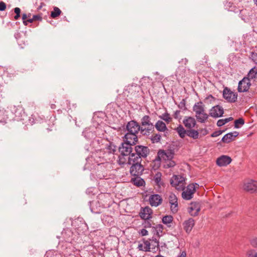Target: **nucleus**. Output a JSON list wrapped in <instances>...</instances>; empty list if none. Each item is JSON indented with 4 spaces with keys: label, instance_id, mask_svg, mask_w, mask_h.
<instances>
[{
    "label": "nucleus",
    "instance_id": "f257e3e1",
    "mask_svg": "<svg viewBox=\"0 0 257 257\" xmlns=\"http://www.w3.org/2000/svg\"><path fill=\"white\" fill-rule=\"evenodd\" d=\"M131 144L122 143L119 147L120 155L118 156L117 163L120 165L126 164L128 162L129 157L132 153V146Z\"/></svg>",
    "mask_w": 257,
    "mask_h": 257
},
{
    "label": "nucleus",
    "instance_id": "f03ea898",
    "mask_svg": "<svg viewBox=\"0 0 257 257\" xmlns=\"http://www.w3.org/2000/svg\"><path fill=\"white\" fill-rule=\"evenodd\" d=\"M135 153H133L129 157L131 160L142 161V158H146L150 153L148 147L143 145H137L135 147Z\"/></svg>",
    "mask_w": 257,
    "mask_h": 257
},
{
    "label": "nucleus",
    "instance_id": "7ed1b4c3",
    "mask_svg": "<svg viewBox=\"0 0 257 257\" xmlns=\"http://www.w3.org/2000/svg\"><path fill=\"white\" fill-rule=\"evenodd\" d=\"M204 107L202 102L199 101L196 103L193 107L197 119L201 123L204 122L208 118V115L205 112Z\"/></svg>",
    "mask_w": 257,
    "mask_h": 257
},
{
    "label": "nucleus",
    "instance_id": "20e7f679",
    "mask_svg": "<svg viewBox=\"0 0 257 257\" xmlns=\"http://www.w3.org/2000/svg\"><path fill=\"white\" fill-rule=\"evenodd\" d=\"M151 120L150 116L148 115H146L142 118L141 121V133L142 135L148 136L154 131V125Z\"/></svg>",
    "mask_w": 257,
    "mask_h": 257
},
{
    "label": "nucleus",
    "instance_id": "39448f33",
    "mask_svg": "<svg viewBox=\"0 0 257 257\" xmlns=\"http://www.w3.org/2000/svg\"><path fill=\"white\" fill-rule=\"evenodd\" d=\"M142 161H135V160H131V159H129L128 162L126 163V164L132 165L130 168V173L132 175L134 176H138L141 175L143 171L144 167L143 165H141Z\"/></svg>",
    "mask_w": 257,
    "mask_h": 257
},
{
    "label": "nucleus",
    "instance_id": "423d86ee",
    "mask_svg": "<svg viewBox=\"0 0 257 257\" xmlns=\"http://www.w3.org/2000/svg\"><path fill=\"white\" fill-rule=\"evenodd\" d=\"M116 151V147L112 143H109L107 145L104 151L103 159L105 161H112L114 158V155Z\"/></svg>",
    "mask_w": 257,
    "mask_h": 257
},
{
    "label": "nucleus",
    "instance_id": "0eeeda50",
    "mask_svg": "<svg viewBox=\"0 0 257 257\" xmlns=\"http://www.w3.org/2000/svg\"><path fill=\"white\" fill-rule=\"evenodd\" d=\"M196 185L198 186L197 184H191L188 185L185 189H182L183 191L182 193V197L184 199L189 200L193 198L196 189Z\"/></svg>",
    "mask_w": 257,
    "mask_h": 257
},
{
    "label": "nucleus",
    "instance_id": "6e6552de",
    "mask_svg": "<svg viewBox=\"0 0 257 257\" xmlns=\"http://www.w3.org/2000/svg\"><path fill=\"white\" fill-rule=\"evenodd\" d=\"M238 95L236 92H234L231 90L225 87L223 90V97L228 102H234L236 101Z\"/></svg>",
    "mask_w": 257,
    "mask_h": 257
},
{
    "label": "nucleus",
    "instance_id": "1a4fd4ad",
    "mask_svg": "<svg viewBox=\"0 0 257 257\" xmlns=\"http://www.w3.org/2000/svg\"><path fill=\"white\" fill-rule=\"evenodd\" d=\"M184 178L180 175H174L170 180L171 185L177 190L184 189Z\"/></svg>",
    "mask_w": 257,
    "mask_h": 257
},
{
    "label": "nucleus",
    "instance_id": "9d476101",
    "mask_svg": "<svg viewBox=\"0 0 257 257\" xmlns=\"http://www.w3.org/2000/svg\"><path fill=\"white\" fill-rule=\"evenodd\" d=\"M174 154V150H160L158 153V158L160 160L172 159Z\"/></svg>",
    "mask_w": 257,
    "mask_h": 257
},
{
    "label": "nucleus",
    "instance_id": "9b49d317",
    "mask_svg": "<svg viewBox=\"0 0 257 257\" xmlns=\"http://www.w3.org/2000/svg\"><path fill=\"white\" fill-rule=\"evenodd\" d=\"M251 83L248 78L244 77L238 84L237 90L239 92H244L248 90Z\"/></svg>",
    "mask_w": 257,
    "mask_h": 257
},
{
    "label": "nucleus",
    "instance_id": "f8f14e48",
    "mask_svg": "<svg viewBox=\"0 0 257 257\" xmlns=\"http://www.w3.org/2000/svg\"><path fill=\"white\" fill-rule=\"evenodd\" d=\"M141 125L136 121L132 120L128 122L126 125L127 133L137 134L141 132Z\"/></svg>",
    "mask_w": 257,
    "mask_h": 257
},
{
    "label": "nucleus",
    "instance_id": "ddd939ff",
    "mask_svg": "<svg viewBox=\"0 0 257 257\" xmlns=\"http://www.w3.org/2000/svg\"><path fill=\"white\" fill-rule=\"evenodd\" d=\"M168 199L172 212L173 213H176L179 208L177 197L174 194L171 193L169 195Z\"/></svg>",
    "mask_w": 257,
    "mask_h": 257
},
{
    "label": "nucleus",
    "instance_id": "4468645a",
    "mask_svg": "<svg viewBox=\"0 0 257 257\" xmlns=\"http://www.w3.org/2000/svg\"><path fill=\"white\" fill-rule=\"evenodd\" d=\"M200 210V204L199 202H191L188 208V212L191 216H196L198 215Z\"/></svg>",
    "mask_w": 257,
    "mask_h": 257
},
{
    "label": "nucleus",
    "instance_id": "2eb2a0df",
    "mask_svg": "<svg viewBox=\"0 0 257 257\" xmlns=\"http://www.w3.org/2000/svg\"><path fill=\"white\" fill-rule=\"evenodd\" d=\"M243 189L251 193L257 192V181L250 180L244 183Z\"/></svg>",
    "mask_w": 257,
    "mask_h": 257
},
{
    "label": "nucleus",
    "instance_id": "dca6fc26",
    "mask_svg": "<svg viewBox=\"0 0 257 257\" xmlns=\"http://www.w3.org/2000/svg\"><path fill=\"white\" fill-rule=\"evenodd\" d=\"M224 113L223 108L218 105L212 107L210 110L209 114L213 117H221Z\"/></svg>",
    "mask_w": 257,
    "mask_h": 257
},
{
    "label": "nucleus",
    "instance_id": "f3484780",
    "mask_svg": "<svg viewBox=\"0 0 257 257\" xmlns=\"http://www.w3.org/2000/svg\"><path fill=\"white\" fill-rule=\"evenodd\" d=\"M149 202L152 206L157 207L162 203V198L159 194H153L149 197Z\"/></svg>",
    "mask_w": 257,
    "mask_h": 257
},
{
    "label": "nucleus",
    "instance_id": "a211bd4d",
    "mask_svg": "<svg viewBox=\"0 0 257 257\" xmlns=\"http://www.w3.org/2000/svg\"><path fill=\"white\" fill-rule=\"evenodd\" d=\"M232 161L231 158L228 156L222 155L217 158L216 164L220 167L226 166L229 164Z\"/></svg>",
    "mask_w": 257,
    "mask_h": 257
},
{
    "label": "nucleus",
    "instance_id": "6ab92c4d",
    "mask_svg": "<svg viewBox=\"0 0 257 257\" xmlns=\"http://www.w3.org/2000/svg\"><path fill=\"white\" fill-rule=\"evenodd\" d=\"M124 143L131 144V145H134L138 141V137L137 134L127 133L124 136Z\"/></svg>",
    "mask_w": 257,
    "mask_h": 257
},
{
    "label": "nucleus",
    "instance_id": "aec40b11",
    "mask_svg": "<svg viewBox=\"0 0 257 257\" xmlns=\"http://www.w3.org/2000/svg\"><path fill=\"white\" fill-rule=\"evenodd\" d=\"M195 224V221L192 218H189L188 219L185 220L183 223V225L184 230L187 233H189L192 230Z\"/></svg>",
    "mask_w": 257,
    "mask_h": 257
},
{
    "label": "nucleus",
    "instance_id": "412c9836",
    "mask_svg": "<svg viewBox=\"0 0 257 257\" xmlns=\"http://www.w3.org/2000/svg\"><path fill=\"white\" fill-rule=\"evenodd\" d=\"M183 122L185 126L188 129L193 128L196 124L195 119L191 116H186L184 119Z\"/></svg>",
    "mask_w": 257,
    "mask_h": 257
},
{
    "label": "nucleus",
    "instance_id": "4be33fe9",
    "mask_svg": "<svg viewBox=\"0 0 257 257\" xmlns=\"http://www.w3.org/2000/svg\"><path fill=\"white\" fill-rule=\"evenodd\" d=\"M238 135L237 132L234 131L233 132L227 133L222 138L221 141L225 143H228L234 140V139Z\"/></svg>",
    "mask_w": 257,
    "mask_h": 257
},
{
    "label": "nucleus",
    "instance_id": "5701e85b",
    "mask_svg": "<svg viewBox=\"0 0 257 257\" xmlns=\"http://www.w3.org/2000/svg\"><path fill=\"white\" fill-rule=\"evenodd\" d=\"M152 213V209L149 207H146L142 209L140 215L142 219L147 220L151 217Z\"/></svg>",
    "mask_w": 257,
    "mask_h": 257
},
{
    "label": "nucleus",
    "instance_id": "b1692460",
    "mask_svg": "<svg viewBox=\"0 0 257 257\" xmlns=\"http://www.w3.org/2000/svg\"><path fill=\"white\" fill-rule=\"evenodd\" d=\"M138 249L140 251H151L150 242L148 240H143V243H139Z\"/></svg>",
    "mask_w": 257,
    "mask_h": 257
},
{
    "label": "nucleus",
    "instance_id": "393cba45",
    "mask_svg": "<svg viewBox=\"0 0 257 257\" xmlns=\"http://www.w3.org/2000/svg\"><path fill=\"white\" fill-rule=\"evenodd\" d=\"M187 136L194 140L198 139L199 136V132L192 128L187 130Z\"/></svg>",
    "mask_w": 257,
    "mask_h": 257
},
{
    "label": "nucleus",
    "instance_id": "a878e982",
    "mask_svg": "<svg viewBox=\"0 0 257 257\" xmlns=\"http://www.w3.org/2000/svg\"><path fill=\"white\" fill-rule=\"evenodd\" d=\"M175 130L177 132L179 137L182 139L184 138L185 137L187 136V130H185L181 124L179 125Z\"/></svg>",
    "mask_w": 257,
    "mask_h": 257
},
{
    "label": "nucleus",
    "instance_id": "bb28decb",
    "mask_svg": "<svg viewBox=\"0 0 257 257\" xmlns=\"http://www.w3.org/2000/svg\"><path fill=\"white\" fill-rule=\"evenodd\" d=\"M153 180L156 185L159 187L163 186L164 183L162 181V174L160 172H157L155 174Z\"/></svg>",
    "mask_w": 257,
    "mask_h": 257
},
{
    "label": "nucleus",
    "instance_id": "cd10ccee",
    "mask_svg": "<svg viewBox=\"0 0 257 257\" xmlns=\"http://www.w3.org/2000/svg\"><path fill=\"white\" fill-rule=\"evenodd\" d=\"M154 126H155L157 131L161 132H164L167 130L165 123L161 120H158Z\"/></svg>",
    "mask_w": 257,
    "mask_h": 257
},
{
    "label": "nucleus",
    "instance_id": "c85d7f7f",
    "mask_svg": "<svg viewBox=\"0 0 257 257\" xmlns=\"http://www.w3.org/2000/svg\"><path fill=\"white\" fill-rule=\"evenodd\" d=\"M132 182L134 183L135 185L138 187L142 186L145 184L144 180L141 177H140L139 176H136V177L132 178Z\"/></svg>",
    "mask_w": 257,
    "mask_h": 257
},
{
    "label": "nucleus",
    "instance_id": "c756f323",
    "mask_svg": "<svg viewBox=\"0 0 257 257\" xmlns=\"http://www.w3.org/2000/svg\"><path fill=\"white\" fill-rule=\"evenodd\" d=\"M150 244L151 249H152L151 251L155 252L156 250H158L159 246V241L157 238L153 237L152 239L151 240Z\"/></svg>",
    "mask_w": 257,
    "mask_h": 257
},
{
    "label": "nucleus",
    "instance_id": "7c9ffc66",
    "mask_svg": "<svg viewBox=\"0 0 257 257\" xmlns=\"http://www.w3.org/2000/svg\"><path fill=\"white\" fill-rule=\"evenodd\" d=\"M257 75V68L254 67L251 68L247 74V78H248V80L250 81L251 79H253L256 78Z\"/></svg>",
    "mask_w": 257,
    "mask_h": 257
},
{
    "label": "nucleus",
    "instance_id": "2f4dec72",
    "mask_svg": "<svg viewBox=\"0 0 257 257\" xmlns=\"http://www.w3.org/2000/svg\"><path fill=\"white\" fill-rule=\"evenodd\" d=\"M83 134L84 137L87 139H92L95 136V134L90 128H86L83 132Z\"/></svg>",
    "mask_w": 257,
    "mask_h": 257
},
{
    "label": "nucleus",
    "instance_id": "473e14b6",
    "mask_svg": "<svg viewBox=\"0 0 257 257\" xmlns=\"http://www.w3.org/2000/svg\"><path fill=\"white\" fill-rule=\"evenodd\" d=\"M173 218L171 215H166L162 218V222L166 224L168 227H171V224L172 223Z\"/></svg>",
    "mask_w": 257,
    "mask_h": 257
},
{
    "label": "nucleus",
    "instance_id": "72a5a7b5",
    "mask_svg": "<svg viewBox=\"0 0 257 257\" xmlns=\"http://www.w3.org/2000/svg\"><path fill=\"white\" fill-rule=\"evenodd\" d=\"M233 119V118L232 117H229L228 118H226L224 119H221L217 121V125L218 126H221L225 124V123H227L228 122L230 121V120H232Z\"/></svg>",
    "mask_w": 257,
    "mask_h": 257
},
{
    "label": "nucleus",
    "instance_id": "f704fd0d",
    "mask_svg": "<svg viewBox=\"0 0 257 257\" xmlns=\"http://www.w3.org/2000/svg\"><path fill=\"white\" fill-rule=\"evenodd\" d=\"M163 227L161 224H158L154 227L155 231V234H156L158 236H160L162 234Z\"/></svg>",
    "mask_w": 257,
    "mask_h": 257
},
{
    "label": "nucleus",
    "instance_id": "c9c22d12",
    "mask_svg": "<svg viewBox=\"0 0 257 257\" xmlns=\"http://www.w3.org/2000/svg\"><path fill=\"white\" fill-rule=\"evenodd\" d=\"M165 161L164 167L166 168L173 167L176 165V163L172 159L166 160Z\"/></svg>",
    "mask_w": 257,
    "mask_h": 257
},
{
    "label": "nucleus",
    "instance_id": "e433bc0d",
    "mask_svg": "<svg viewBox=\"0 0 257 257\" xmlns=\"http://www.w3.org/2000/svg\"><path fill=\"white\" fill-rule=\"evenodd\" d=\"M61 13V11L57 7H55L53 11L51 13V17L55 18L59 16Z\"/></svg>",
    "mask_w": 257,
    "mask_h": 257
},
{
    "label": "nucleus",
    "instance_id": "4c0bfd02",
    "mask_svg": "<svg viewBox=\"0 0 257 257\" xmlns=\"http://www.w3.org/2000/svg\"><path fill=\"white\" fill-rule=\"evenodd\" d=\"M159 117L168 123L170 122L172 119L170 114L168 112L162 114V115L159 116Z\"/></svg>",
    "mask_w": 257,
    "mask_h": 257
},
{
    "label": "nucleus",
    "instance_id": "58836bf2",
    "mask_svg": "<svg viewBox=\"0 0 257 257\" xmlns=\"http://www.w3.org/2000/svg\"><path fill=\"white\" fill-rule=\"evenodd\" d=\"M244 121L243 119L242 118H239L235 120L234 127L236 128H238L240 127V126L239 125H242L243 124H244Z\"/></svg>",
    "mask_w": 257,
    "mask_h": 257
},
{
    "label": "nucleus",
    "instance_id": "ea45409f",
    "mask_svg": "<svg viewBox=\"0 0 257 257\" xmlns=\"http://www.w3.org/2000/svg\"><path fill=\"white\" fill-rule=\"evenodd\" d=\"M161 136L160 134H156L153 135L151 138V140L153 143H158L161 140Z\"/></svg>",
    "mask_w": 257,
    "mask_h": 257
},
{
    "label": "nucleus",
    "instance_id": "a19ab883",
    "mask_svg": "<svg viewBox=\"0 0 257 257\" xmlns=\"http://www.w3.org/2000/svg\"><path fill=\"white\" fill-rule=\"evenodd\" d=\"M62 234L63 237L65 238L66 241L69 242L70 241L68 238L65 237V235L68 234L69 236H70L71 234H72V232L70 230L67 229L63 230L62 232Z\"/></svg>",
    "mask_w": 257,
    "mask_h": 257
},
{
    "label": "nucleus",
    "instance_id": "79ce46f5",
    "mask_svg": "<svg viewBox=\"0 0 257 257\" xmlns=\"http://www.w3.org/2000/svg\"><path fill=\"white\" fill-rule=\"evenodd\" d=\"M247 257H257V252L253 249L249 250L247 253Z\"/></svg>",
    "mask_w": 257,
    "mask_h": 257
},
{
    "label": "nucleus",
    "instance_id": "37998d69",
    "mask_svg": "<svg viewBox=\"0 0 257 257\" xmlns=\"http://www.w3.org/2000/svg\"><path fill=\"white\" fill-rule=\"evenodd\" d=\"M44 257H57V254L55 251L49 250L46 252Z\"/></svg>",
    "mask_w": 257,
    "mask_h": 257
},
{
    "label": "nucleus",
    "instance_id": "c03bdc74",
    "mask_svg": "<svg viewBox=\"0 0 257 257\" xmlns=\"http://www.w3.org/2000/svg\"><path fill=\"white\" fill-rule=\"evenodd\" d=\"M250 58L257 65V53L252 52L251 53Z\"/></svg>",
    "mask_w": 257,
    "mask_h": 257
},
{
    "label": "nucleus",
    "instance_id": "a18cd8bd",
    "mask_svg": "<svg viewBox=\"0 0 257 257\" xmlns=\"http://www.w3.org/2000/svg\"><path fill=\"white\" fill-rule=\"evenodd\" d=\"M214 100V97L211 94L207 96L205 99V101L207 102H211Z\"/></svg>",
    "mask_w": 257,
    "mask_h": 257
},
{
    "label": "nucleus",
    "instance_id": "49530a36",
    "mask_svg": "<svg viewBox=\"0 0 257 257\" xmlns=\"http://www.w3.org/2000/svg\"><path fill=\"white\" fill-rule=\"evenodd\" d=\"M222 134V132L220 131H215L211 135V137H217Z\"/></svg>",
    "mask_w": 257,
    "mask_h": 257
},
{
    "label": "nucleus",
    "instance_id": "de8ad7c7",
    "mask_svg": "<svg viewBox=\"0 0 257 257\" xmlns=\"http://www.w3.org/2000/svg\"><path fill=\"white\" fill-rule=\"evenodd\" d=\"M6 9V4L3 2H0V11H4Z\"/></svg>",
    "mask_w": 257,
    "mask_h": 257
},
{
    "label": "nucleus",
    "instance_id": "09e8293b",
    "mask_svg": "<svg viewBox=\"0 0 257 257\" xmlns=\"http://www.w3.org/2000/svg\"><path fill=\"white\" fill-rule=\"evenodd\" d=\"M140 233L142 235V236H145V235H148V231L145 229H142L140 230Z\"/></svg>",
    "mask_w": 257,
    "mask_h": 257
},
{
    "label": "nucleus",
    "instance_id": "8fccbe9b",
    "mask_svg": "<svg viewBox=\"0 0 257 257\" xmlns=\"http://www.w3.org/2000/svg\"><path fill=\"white\" fill-rule=\"evenodd\" d=\"M33 19L34 21H35V20L41 21L42 20V18L39 15H34L33 16Z\"/></svg>",
    "mask_w": 257,
    "mask_h": 257
},
{
    "label": "nucleus",
    "instance_id": "3c124183",
    "mask_svg": "<svg viewBox=\"0 0 257 257\" xmlns=\"http://www.w3.org/2000/svg\"><path fill=\"white\" fill-rule=\"evenodd\" d=\"M251 243L253 246L257 247V238L252 239L251 241Z\"/></svg>",
    "mask_w": 257,
    "mask_h": 257
},
{
    "label": "nucleus",
    "instance_id": "603ef678",
    "mask_svg": "<svg viewBox=\"0 0 257 257\" xmlns=\"http://www.w3.org/2000/svg\"><path fill=\"white\" fill-rule=\"evenodd\" d=\"M14 12L16 14V15H20L21 10L19 8H15L14 9Z\"/></svg>",
    "mask_w": 257,
    "mask_h": 257
},
{
    "label": "nucleus",
    "instance_id": "864d4df0",
    "mask_svg": "<svg viewBox=\"0 0 257 257\" xmlns=\"http://www.w3.org/2000/svg\"><path fill=\"white\" fill-rule=\"evenodd\" d=\"M232 4L230 2H226L225 4V7L226 9H228V7H231Z\"/></svg>",
    "mask_w": 257,
    "mask_h": 257
},
{
    "label": "nucleus",
    "instance_id": "5fc2aeb1",
    "mask_svg": "<svg viewBox=\"0 0 257 257\" xmlns=\"http://www.w3.org/2000/svg\"><path fill=\"white\" fill-rule=\"evenodd\" d=\"M182 63L184 64L185 65H186L188 62V59L186 58L182 59L181 60V61H180L179 63Z\"/></svg>",
    "mask_w": 257,
    "mask_h": 257
},
{
    "label": "nucleus",
    "instance_id": "6e6d98bb",
    "mask_svg": "<svg viewBox=\"0 0 257 257\" xmlns=\"http://www.w3.org/2000/svg\"><path fill=\"white\" fill-rule=\"evenodd\" d=\"M27 15L26 14H23L22 15V19L25 20L27 18Z\"/></svg>",
    "mask_w": 257,
    "mask_h": 257
},
{
    "label": "nucleus",
    "instance_id": "4d7b16f0",
    "mask_svg": "<svg viewBox=\"0 0 257 257\" xmlns=\"http://www.w3.org/2000/svg\"><path fill=\"white\" fill-rule=\"evenodd\" d=\"M93 203H94V202H93V201L89 202V203H90V210H91V211L92 212H93V209H92V207H91V205H92V204H93Z\"/></svg>",
    "mask_w": 257,
    "mask_h": 257
},
{
    "label": "nucleus",
    "instance_id": "13d9d810",
    "mask_svg": "<svg viewBox=\"0 0 257 257\" xmlns=\"http://www.w3.org/2000/svg\"><path fill=\"white\" fill-rule=\"evenodd\" d=\"M27 21H28V23H32L34 21V20H33V19L32 18L31 19H28Z\"/></svg>",
    "mask_w": 257,
    "mask_h": 257
},
{
    "label": "nucleus",
    "instance_id": "bf43d9fd",
    "mask_svg": "<svg viewBox=\"0 0 257 257\" xmlns=\"http://www.w3.org/2000/svg\"><path fill=\"white\" fill-rule=\"evenodd\" d=\"M20 17V15H16L15 17H14V19L15 20H18Z\"/></svg>",
    "mask_w": 257,
    "mask_h": 257
},
{
    "label": "nucleus",
    "instance_id": "052dcab7",
    "mask_svg": "<svg viewBox=\"0 0 257 257\" xmlns=\"http://www.w3.org/2000/svg\"><path fill=\"white\" fill-rule=\"evenodd\" d=\"M28 21L27 20H23V24H24V25L25 26H27L28 25Z\"/></svg>",
    "mask_w": 257,
    "mask_h": 257
},
{
    "label": "nucleus",
    "instance_id": "680f3d73",
    "mask_svg": "<svg viewBox=\"0 0 257 257\" xmlns=\"http://www.w3.org/2000/svg\"><path fill=\"white\" fill-rule=\"evenodd\" d=\"M179 106H181V107H183V106H185V103L184 102H181L180 105H179Z\"/></svg>",
    "mask_w": 257,
    "mask_h": 257
},
{
    "label": "nucleus",
    "instance_id": "e2e57ef3",
    "mask_svg": "<svg viewBox=\"0 0 257 257\" xmlns=\"http://www.w3.org/2000/svg\"><path fill=\"white\" fill-rule=\"evenodd\" d=\"M180 113V111L179 110H177L175 111V114L176 115V117H177V115L179 114Z\"/></svg>",
    "mask_w": 257,
    "mask_h": 257
},
{
    "label": "nucleus",
    "instance_id": "0e129e2a",
    "mask_svg": "<svg viewBox=\"0 0 257 257\" xmlns=\"http://www.w3.org/2000/svg\"><path fill=\"white\" fill-rule=\"evenodd\" d=\"M51 108H52V109H54V108H55V104H51Z\"/></svg>",
    "mask_w": 257,
    "mask_h": 257
},
{
    "label": "nucleus",
    "instance_id": "69168bd1",
    "mask_svg": "<svg viewBox=\"0 0 257 257\" xmlns=\"http://www.w3.org/2000/svg\"><path fill=\"white\" fill-rule=\"evenodd\" d=\"M254 4L257 6V0H253Z\"/></svg>",
    "mask_w": 257,
    "mask_h": 257
},
{
    "label": "nucleus",
    "instance_id": "338daca9",
    "mask_svg": "<svg viewBox=\"0 0 257 257\" xmlns=\"http://www.w3.org/2000/svg\"><path fill=\"white\" fill-rule=\"evenodd\" d=\"M98 153L97 152V153L95 154H94V156H93V157L94 158L96 157L97 156H98Z\"/></svg>",
    "mask_w": 257,
    "mask_h": 257
},
{
    "label": "nucleus",
    "instance_id": "774afa93",
    "mask_svg": "<svg viewBox=\"0 0 257 257\" xmlns=\"http://www.w3.org/2000/svg\"><path fill=\"white\" fill-rule=\"evenodd\" d=\"M155 257H164V256L161 255H158L156 256Z\"/></svg>",
    "mask_w": 257,
    "mask_h": 257
}]
</instances>
